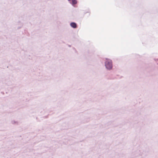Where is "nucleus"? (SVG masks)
Masks as SVG:
<instances>
[{
  "label": "nucleus",
  "instance_id": "obj_1",
  "mask_svg": "<svg viewBox=\"0 0 158 158\" xmlns=\"http://www.w3.org/2000/svg\"><path fill=\"white\" fill-rule=\"evenodd\" d=\"M105 64L106 67L107 69H110L112 68V65L111 60L108 59H106Z\"/></svg>",
  "mask_w": 158,
  "mask_h": 158
},
{
  "label": "nucleus",
  "instance_id": "obj_2",
  "mask_svg": "<svg viewBox=\"0 0 158 158\" xmlns=\"http://www.w3.org/2000/svg\"><path fill=\"white\" fill-rule=\"evenodd\" d=\"M70 26L73 28H76L77 27V24L74 22L71 23L70 24Z\"/></svg>",
  "mask_w": 158,
  "mask_h": 158
},
{
  "label": "nucleus",
  "instance_id": "obj_3",
  "mask_svg": "<svg viewBox=\"0 0 158 158\" xmlns=\"http://www.w3.org/2000/svg\"><path fill=\"white\" fill-rule=\"evenodd\" d=\"M72 2L73 4H75L77 3L76 0H72Z\"/></svg>",
  "mask_w": 158,
  "mask_h": 158
},
{
  "label": "nucleus",
  "instance_id": "obj_4",
  "mask_svg": "<svg viewBox=\"0 0 158 158\" xmlns=\"http://www.w3.org/2000/svg\"><path fill=\"white\" fill-rule=\"evenodd\" d=\"M69 0V1H72V0Z\"/></svg>",
  "mask_w": 158,
  "mask_h": 158
}]
</instances>
